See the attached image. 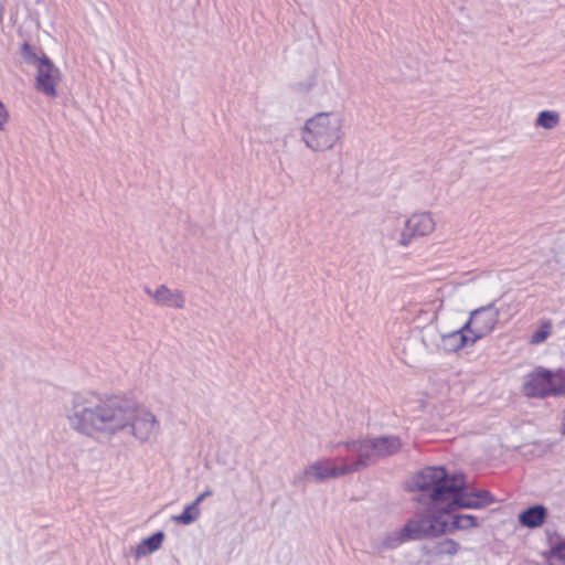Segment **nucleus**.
<instances>
[{
  "label": "nucleus",
  "mask_w": 565,
  "mask_h": 565,
  "mask_svg": "<svg viewBox=\"0 0 565 565\" xmlns=\"http://www.w3.org/2000/svg\"><path fill=\"white\" fill-rule=\"evenodd\" d=\"M479 526L478 519L471 514H457L454 516L451 525H448L447 532L455 530H469Z\"/></svg>",
  "instance_id": "obj_20"
},
{
  "label": "nucleus",
  "mask_w": 565,
  "mask_h": 565,
  "mask_svg": "<svg viewBox=\"0 0 565 565\" xmlns=\"http://www.w3.org/2000/svg\"><path fill=\"white\" fill-rule=\"evenodd\" d=\"M21 55L25 60L26 63L36 65L39 64V61L42 57H39L38 54L34 51V47L31 46L29 43H23L21 47Z\"/></svg>",
  "instance_id": "obj_24"
},
{
  "label": "nucleus",
  "mask_w": 565,
  "mask_h": 565,
  "mask_svg": "<svg viewBox=\"0 0 565 565\" xmlns=\"http://www.w3.org/2000/svg\"><path fill=\"white\" fill-rule=\"evenodd\" d=\"M201 515V509L196 503L186 505L183 512L179 515H174L172 520L179 524L189 525L194 523Z\"/></svg>",
  "instance_id": "obj_21"
},
{
  "label": "nucleus",
  "mask_w": 565,
  "mask_h": 565,
  "mask_svg": "<svg viewBox=\"0 0 565 565\" xmlns=\"http://www.w3.org/2000/svg\"><path fill=\"white\" fill-rule=\"evenodd\" d=\"M356 472V467L348 458H320L308 463L300 473L295 476V486L323 483Z\"/></svg>",
  "instance_id": "obj_5"
},
{
  "label": "nucleus",
  "mask_w": 565,
  "mask_h": 565,
  "mask_svg": "<svg viewBox=\"0 0 565 565\" xmlns=\"http://www.w3.org/2000/svg\"><path fill=\"white\" fill-rule=\"evenodd\" d=\"M547 516V509L544 505L536 504L525 509L518 516L521 525L535 529L541 526Z\"/></svg>",
  "instance_id": "obj_14"
},
{
  "label": "nucleus",
  "mask_w": 565,
  "mask_h": 565,
  "mask_svg": "<svg viewBox=\"0 0 565 565\" xmlns=\"http://www.w3.org/2000/svg\"><path fill=\"white\" fill-rule=\"evenodd\" d=\"M36 89L46 96H56V85L61 81L60 70L45 55L39 61L36 66Z\"/></svg>",
  "instance_id": "obj_11"
},
{
  "label": "nucleus",
  "mask_w": 565,
  "mask_h": 565,
  "mask_svg": "<svg viewBox=\"0 0 565 565\" xmlns=\"http://www.w3.org/2000/svg\"><path fill=\"white\" fill-rule=\"evenodd\" d=\"M561 122V116L555 110H542L535 120V126L543 129L552 130Z\"/></svg>",
  "instance_id": "obj_18"
},
{
  "label": "nucleus",
  "mask_w": 565,
  "mask_h": 565,
  "mask_svg": "<svg viewBox=\"0 0 565 565\" xmlns=\"http://www.w3.org/2000/svg\"><path fill=\"white\" fill-rule=\"evenodd\" d=\"M408 537L405 534L404 526L399 530L392 531L385 534L380 543L377 544V550L380 552L385 550H393L402 545L404 542H407Z\"/></svg>",
  "instance_id": "obj_16"
},
{
  "label": "nucleus",
  "mask_w": 565,
  "mask_h": 565,
  "mask_svg": "<svg viewBox=\"0 0 565 565\" xmlns=\"http://www.w3.org/2000/svg\"><path fill=\"white\" fill-rule=\"evenodd\" d=\"M550 565H565V541L556 544L548 557Z\"/></svg>",
  "instance_id": "obj_22"
},
{
  "label": "nucleus",
  "mask_w": 565,
  "mask_h": 565,
  "mask_svg": "<svg viewBox=\"0 0 565 565\" xmlns=\"http://www.w3.org/2000/svg\"><path fill=\"white\" fill-rule=\"evenodd\" d=\"M319 81L327 90L335 89L340 83V73L334 66L323 67L319 72Z\"/></svg>",
  "instance_id": "obj_19"
},
{
  "label": "nucleus",
  "mask_w": 565,
  "mask_h": 565,
  "mask_svg": "<svg viewBox=\"0 0 565 565\" xmlns=\"http://www.w3.org/2000/svg\"><path fill=\"white\" fill-rule=\"evenodd\" d=\"M565 392V380L561 372H551L539 367L526 375L522 393L527 397H545Z\"/></svg>",
  "instance_id": "obj_7"
},
{
  "label": "nucleus",
  "mask_w": 565,
  "mask_h": 565,
  "mask_svg": "<svg viewBox=\"0 0 565 565\" xmlns=\"http://www.w3.org/2000/svg\"><path fill=\"white\" fill-rule=\"evenodd\" d=\"M9 120V113L6 105L0 100V130H3Z\"/></svg>",
  "instance_id": "obj_25"
},
{
  "label": "nucleus",
  "mask_w": 565,
  "mask_h": 565,
  "mask_svg": "<svg viewBox=\"0 0 565 565\" xmlns=\"http://www.w3.org/2000/svg\"><path fill=\"white\" fill-rule=\"evenodd\" d=\"M212 495V491L210 489L202 492L194 501L193 503H196L198 507H200V503L206 498Z\"/></svg>",
  "instance_id": "obj_26"
},
{
  "label": "nucleus",
  "mask_w": 565,
  "mask_h": 565,
  "mask_svg": "<svg viewBox=\"0 0 565 565\" xmlns=\"http://www.w3.org/2000/svg\"><path fill=\"white\" fill-rule=\"evenodd\" d=\"M63 409L70 429L92 439L111 438L129 429L140 444H152L161 430L150 409L93 391L73 393Z\"/></svg>",
  "instance_id": "obj_1"
},
{
  "label": "nucleus",
  "mask_w": 565,
  "mask_h": 565,
  "mask_svg": "<svg viewBox=\"0 0 565 565\" xmlns=\"http://www.w3.org/2000/svg\"><path fill=\"white\" fill-rule=\"evenodd\" d=\"M344 117L339 111H323L309 118L301 130V139L312 151L331 150L344 137Z\"/></svg>",
  "instance_id": "obj_2"
},
{
  "label": "nucleus",
  "mask_w": 565,
  "mask_h": 565,
  "mask_svg": "<svg viewBox=\"0 0 565 565\" xmlns=\"http://www.w3.org/2000/svg\"><path fill=\"white\" fill-rule=\"evenodd\" d=\"M499 315L500 311L495 308L494 302L477 308L470 312L463 329L469 330V333L472 334V341H478L494 330Z\"/></svg>",
  "instance_id": "obj_9"
},
{
  "label": "nucleus",
  "mask_w": 565,
  "mask_h": 565,
  "mask_svg": "<svg viewBox=\"0 0 565 565\" xmlns=\"http://www.w3.org/2000/svg\"><path fill=\"white\" fill-rule=\"evenodd\" d=\"M472 334L469 330H465L463 326L456 331L449 332L441 337V344L445 351L457 352L468 344H473Z\"/></svg>",
  "instance_id": "obj_13"
},
{
  "label": "nucleus",
  "mask_w": 565,
  "mask_h": 565,
  "mask_svg": "<svg viewBox=\"0 0 565 565\" xmlns=\"http://www.w3.org/2000/svg\"><path fill=\"white\" fill-rule=\"evenodd\" d=\"M451 493L448 494L441 511L450 513L458 509H482L494 502V498L487 490L466 491L462 475H458Z\"/></svg>",
  "instance_id": "obj_6"
},
{
  "label": "nucleus",
  "mask_w": 565,
  "mask_h": 565,
  "mask_svg": "<svg viewBox=\"0 0 565 565\" xmlns=\"http://www.w3.org/2000/svg\"><path fill=\"white\" fill-rule=\"evenodd\" d=\"M145 292L150 296L159 306L182 309L185 305V297L183 291L179 289H171L167 285H160L156 290L145 288Z\"/></svg>",
  "instance_id": "obj_12"
},
{
  "label": "nucleus",
  "mask_w": 565,
  "mask_h": 565,
  "mask_svg": "<svg viewBox=\"0 0 565 565\" xmlns=\"http://www.w3.org/2000/svg\"><path fill=\"white\" fill-rule=\"evenodd\" d=\"M458 475L449 476L443 467H427L413 479V488L441 510L447 497L455 487Z\"/></svg>",
  "instance_id": "obj_4"
},
{
  "label": "nucleus",
  "mask_w": 565,
  "mask_h": 565,
  "mask_svg": "<svg viewBox=\"0 0 565 565\" xmlns=\"http://www.w3.org/2000/svg\"><path fill=\"white\" fill-rule=\"evenodd\" d=\"M164 540V533L162 531L156 532L151 536L142 540L136 548V557H142L158 551Z\"/></svg>",
  "instance_id": "obj_15"
},
{
  "label": "nucleus",
  "mask_w": 565,
  "mask_h": 565,
  "mask_svg": "<svg viewBox=\"0 0 565 565\" xmlns=\"http://www.w3.org/2000/svg\"><path fill=\"white\" fill-rule=\"evenodd\" d=\"M343 445L348 450L356 454V459L352 460L356 471L364 469L377 460L397 454L403 446L399 437L393 435L352 439L345 443H339L332 447Z\"/></svg>",
  "instance_id": "obj_3"
},
{
  "label": "nucleus",
  "mask_w": 565,
  "mask_h": 565,
  "mask_svg": "<svg viewBox=\"0 0 565 565\" xmlns=\"http://www.w3.org/2000/svg\"><path fill=\"white\" fill-rule=\"evenodd\" d=\"M461 550V546L458 542L452 539H445L437 542L431 550L433 555L435 556H454Z\"/></svg>",
  "instance_id": "obj_17"
},
{
  "label": "nucleus",
  "mask_w": 565,
  "mask_h": 565,
  "mask_svg": "<svg viewBox=\"0 0 565 565\" xmlns=\"http://www.w3.org/2000/svg\"><path fill=\"white\" fill-rule=\"evenodd\" d=\"M435 228L436 220L431 212H414L405 220L396 243L399 247L407 248L415 239L433 234Z\"/></svg>",
  "instance_id": "obj_8"
},
{
  "label": "nucleus",
  "mask_w": 565,
  "mask_h": 565,
  "mask_svg": "<svg viewBox=\"0 0 565 565\" xmlns=\"http://www.w3.org/2000/svg\"><path fill=\"white\" fill-rule=\"evenodd\" d=\"M404 529L408 541H417L446 533L448 522L439 515H418L408 520Z\"/></svg>",
  "instance_id": "obj_10"
},
{
  "label": "nucleus",
  "mask_w": 565,
  "mask_h": 565,
  "mask_svg": "<svg viewBox=\"0 0 565 565\" xmlns=\"http://www.w3.org/2000/svg\"><path fill=\"white\" fill-rule=\"evenodd\" d=\"M552 324L550 321H545L541 327L532 334L531 343L539 344L544 342L551 333Z\"/></svg>",
  "instance_id": "obj_23"
}]
</instances>
